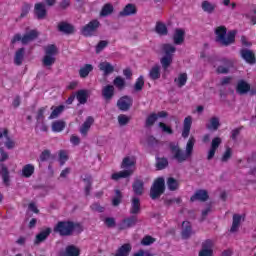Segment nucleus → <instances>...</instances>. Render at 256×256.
<instances>
[{"label": "nucleus", "mask_w": 256, "mask_h": 256, "mask_svg": "<svg viewBox=\"0 0 256 256\" xmlns=\"http://www.w3.org/2000/svg\"><path fill=\"white\" fill-rule=\"evenodd\" d=\"M195 147V138L190 137L186 147L185 151L179 147V145H170V150L173 154V159L177 161V163H185V161H189L191 157H193V148Z\"/></svg>", "instance_id": "f257e3e1"}, {"label": "nucleus", "mask_w": 256, "mask_h": 256, "mask_svg": "<svg viewBox=\"0 0 256 256\" xmlns=\"http://www.w3.org/2000/svg\"><path fill=\"white\" fill-rule=\"evenodd\" d=\"M60 237H71L73 233H83V226L73 221H59L53 228Z\"/></svg>", "instance_id": "f03ea898"}, {"label": "nucleus", "mask_w": 256, "mask_h": 256, "mask_svg": "<svg viewBox=\"0 0 256 256\" xmlns=\"http://www.w3.org/2000/svg\"><path fill=\"white\" fill-rule=\"evenodd\" d=\"M216 42L220 43L222 47H229L235 43V36L237 35V30H231L227 33V27L218 26L215 29Z\"/></svg>", "instance_id": "7ed1b4c3"}, {"label": "nucleus", "mask_w": 256, "mask_h": 256, "mask_svg": "<svg viewBox=\"0 0 256 256\" xmlns=\"http://www.w3.org/2000/svg\"><path fill=\"white\" fill-rule=\"evenodd\" d=\"M165 178L158 177L154 180L152 186L150 187L149 197L155 201L165 193Z\"/></svg>", "instance_id": "20e7f679"}, {"label": "nucleus", "mask_w": 256, "mask_h": 256, "mask_svg": "<svg viewBox=\"0 0 256 256\" xmlns=\"http://www.w3.org/2000/svg\"><path fill=\"white\" fill-rule=\"evenodd\" d=\"M99 27H101V22H99V20H91L88 24L82 27L81 34L84 37H93L94 35H97Z\"/></svg>", "instance_id": "39448f33"}, {"label": "nucleus", "mask_w": 256, "mask_h": 256, "mask_svg": "<svg viewBox=\"0 0 256 256\" xmlns=\"http://www.w3.org/2000/svg\"><path fill=\"white\" fill-rule=\"evenodd\" d=\"M220 63H222V65L218 66L216 69V73L219 75H227V73L235 67V61H233V59L222 58L220 59Z\"/></svg>", "instance_id": "423d86ee"}, {"label": "nucleus", "mask_w": 256, "mask_h": 256, "mask_svg": "<svg viewBox=\"0 0 256 256\" xmlns=\"http://www.w3.org/2000/svg\"><path fill=\"white\" fill-rule=\"evenodd\" d=\"M137 223H141V220H139V217L131 214V216H128L122 220V222L119 224L120 231H125V229H131V227H135Z\"/></svg>", "instance_id": "0eeeda50"}, {"label": "nucleus", "mask_w": 256, "mask_h": 256, "mask_svg": "<svg viewBox=\"0 0 256 256\" xmlns=\"http://www.w3.org/2000/svg\"><path fill=\"white\" fill-rule=\"evenodd\" d=\"M5 144L8 149H13L15 147V141L9 137V129L0 128V146Z\"/></svg>", "instance_id": "6e6552de"}, {"label": "nucleus", "mask_w": 256, "mask_h": 256, "mask_svg": "<svg viewBox=\"0 0 256 256\" xmlns=\"http://www.w3.org/2000/svg\"><path fill=\"white\" fill-rule=\"evenodd\" d=\"M116 105L120 111H129L133 107V98L131 96H122Z\"/></svg>", "instance_id": "1a4fd4ad"}, {"label": "nucleus", "mask_w": 256, "mask_h": 256, "mask_svg": "<svg viewBox=\"0 0 256 256\" xmlns=\"http://www.w3.org/2000/svg\"><path fill=\"white\" fill-rule=\"evenodd\" d=\"M209 199V192L204 189L196 190L194 195L191 196L190 201L193 203L195 201H200L201 203H205Z\"/></svg>", "instance_id": "9d476101"}, {"label": "nucleus", "mask_w": 256, "mask_h": 256, "mask_svg": "<svg viewBox=\"0 0 256 256\" xmlns=\"http://www.w3.org/2000/svg\"><path fill=\"white\" fill-rule=\"evenodd\" d=\"M57 30L64 35H73L75 33V26L69 22L62 21L58 23Z\"/></svg>", "instance_id": "9b49d317"}, {"label": "nucleus", "mask_w": 256, "mask_h": 256, "mask_svg": "<svg viewBox=\"0 0 256 256\" xmlns=\"http://www.w3.org/2000/svg\"><path fill=\"white\" fill-rule=\"evenodd\" d=\"M132 191L137 197H141L145 193V182L139 178H136L132 184Z\"/></svg>", "instance_id": "f8f14e48"}, {"label": "nucleus", "mask_w": 256, "mask_h": 256, "mask_svg": "<svg viewBox=\"0 0 256 256\" xmlns=\"http://www.w3.org/2000/svg\"><path fill=\"white\" fill-rule=\"evenodd\" d=\"M221 143H222V140L219 137H215L212 140L210 149L207 154L208 161H211L213 159V157H215V153H217V149H219V146L221 145Z\"/></svg>", "instance_id": "ddd939ff"}, {"label": "nucleus", "mask_w": 256, "mask_h": 256, "mask_svg": "<svg viewBox=\"0 0 256 256\" xmlns=\"http://www.w3.org/2000/svg\"><path fill=\"white\" fill-rule=\"evenodd\" d=\"M129 213L130 215H136V217L141 213V199L139 197H132Z\"/></svg>", "instance_id": "4468645a"}, {"label": "nucleus", "mask_w": 256, "mask_h": 256, "mask_svg": "<svg viewBox=\"0 0 256 256\" xmlns=\"http://www.w3.org/2000/svg\"><path fill=\"white\" fill-rule=\"evenodd\" d=\"M240 57H242L244 61L250 65H255L256 63L255 53H253L250 49L245 48L240 50Z\"/></svg>", "instance_id": "2eb2a0df"}, {"label": "nucleus", "mask_w": 256, "mask_h": 256, "mask_svg": "<svg viewBox=\"0 0 256 256\" xmlns=\"http://www.w3.org/2000/svg\"><path fill=\"white\" fill-rule=\"evenodd\" d=\"M251 91V85L245 80H239L236 85L238 95H247Z\"/></svg>", "instance_id": "dca6fc26"}, {"label": "nucleus", "mask_w": 256, "mask_h": 256, "mask_svg": "<svg viewBox=\"0 0 256 256\" xmlns=\"http://www.w3.org/2000/svg\"><path fill=\"white\" fill-rule=\"evenodd\" d=\"M102 97L107 103H109V101L115 97V86L109 84L104 86L102 88Z\"/></svg>", "instance_id": "f3484780"}, {"label": "nucleus", "mask_w": 256, "mask_h": 256, "mask_svg": "<svg viewBox=\"0 0 256 256\" xmlns=\"http://www.w3.org/2000/svg\"><path fill=\"white\" fill-rule=\"evenodd\" d=\"M95 123V118L92 116H88L85 120V122L80 127L79 132L81 133L82 137H87V134L89 133V129H91V125Z\"/></svg>", "instance_id": "a211bd4d"}, {"label": "nucleus", "mask_w": 256, "mask_h": 256, "mask_svg": "<svg viewBox=\"0 0 256 256\" xmlns=\"http://www.w3.org/2000/svg\"><path fill=\"white\" fill-rule=\"evenodd\" d=\"M34 13L37 19H45L47 17V8H45V4L36 3L34 6Z\"/></svg>", "instance_id": "6ab92c4d"}, {"label": "nucleus", "mask_w": 256, "mask_h": 256, "mask_svg": "<svg viewBox=\"0 0 256 256\" xmlns=\"http://www.w3.org/2000/svg\"><path fill=\"white\" fill-rule=\"evenodd\" d=\"M51 235V228H46L38 233L34 240V245H41V243L47 241V237Z\"/></svg>", "instance_id": "aec40b11"}, {"label": "nucleus", "mask_w": 256, "mask_h": 256, "mask_svg": "<svg viewBox=\"0 0 256 256\" xmlns=\"http://www.w3.org/2000/svg\"><path fill=\"white\" fill-rule=\"evenodd\" d=\"M191 125H193V118L188 116L184 119L182 137L183 139H187L189 137V133H191Z\"/></svg>", "instance_id": "412c9836"}, {"label": "nucleus", "mask_w": 256, "mask_h": 256, "mask_svg": "<svg viewBox=\"0 0 256 256\" xmlns=\"http://www.w3.org/2000/svg\"><path fill=\"white\" fill-rule=\"evenodd\" d=\"M174 45H183L185 43V30L178 28L173 35Z\"/></svg>", "instance_id": "4be33fe9"}, {"label": "nucleus", "mask_w": 256, "mask_h": 256, "mask_svg": "<svg viewBox=\"0 0 256 256\" xmlns=\"http://www.w3.org/2000/svg\"><path fill=\"white\" fill-rule=\"evenodd\" d=\"M98 67H99L100 71H103V76L104 77H108V75H111V73H113L115 71V67L107 61L101 62L98 65Z\"/></svg>", "instance_id": "5701e85b"}, {"label": "nucleus", "mask_w": 256, "mask_h": 256, "mask_svg": "<svg viewBox=\"0 0 256 256\" xmlns=\"http://www.w3.org/2000/svg\"><path fill=\"white\" fill-rule=\"evenodd\" d=\"M182 239H189L191 235H193V229L191 227V222L189 221H184L182 222Z\"/></svg>", "instance_id": "b1692460"}, {"label": "nucleus", "mask_w": 256, "mask_h": 256, "mask_svg": "<svg viewBox=\"0 0 256 256\" xmlns=\"http://www.w3.org/2000/svg\"><path fill=\"white\" fill-rule=\"evenodd\" d=\"M37 37H39V32H37V30H31L22 37V45H27L31 43V41H35Z\"/></svg>", "instance_id": "393cba45"}, {"label": "nucleus", "mask_w": 256, "mask_h": 256, "mask_svg": "<svg viewBox=\"0 0 256 256\" xmlns=\"http://www.w3.org/2000/svg\"><path fill=\"white\" fill-rule=\"evenodd\" d=\"M131 175H133V170H123L112 174L111 179H113V181H119V179L129 178Z\"/></svg>", "instance_id": "a878e982"}, {"label": "nucleus", "mask_w": 256, "mask_h": 256, "mask_svg": "<svg viewBox=\"0 0 256 256\" xmlns=\"http://www.w3.org/2000/svg\"><path fill=\"white\" fill-rule=\"evenodd\" d=\"M76 99L78 103H80V105H85V103H87V100L89 99V90H79L76 93Z\"/></svg>", "instance_id": "bb28decb"}, {"label": "nucleus", "mask_w": 256, "mask_h": 256, "mask_svg": "<svg viewBox=\"0 0 256 256\" xmlns=\"http://www.w3.org/2000/svg\"><path fill=\"white\" fill-rule=\"evenodd\" d=\"M149 77L152 81H157V79H161V66L159 64H155L149 71Z\"/></svg>", "instance_id": "cd10ccee"}, {"label": "nucleus", "mask_w": 256, "mask_h": 256, "mask_svg": "<svg viewBox=\"0 0 256 256\" xmlns=\"http://www.w3.org/2000/svg\"><path fill=\"white\" fill-rule=\"evenodd\" d=\"M135 13H137V8H135V5L127 4L119 15L120 17H129L130 15H135Z\"/></svg>", "instance_id": "c85d7f7f"}, {"label": "nucleus", "mask_w": 256, "mask_h": 256, "mask_svg": "<svg viewBox=\"0 0 256 256\" xmlns=\"http://www.w3.org/2000/svg\"><path fill=\"white\" fill-rule=\"evenodd\" d=\"M114 11L115 7H113V4L106 3L103 5L99 15L100 17H109V15H113Z\"/></svg>", "instance_id": "c756f323"}, {"label": "nucleus", "mask_w": 256, "mask_h": 256, "mask_svg": "<svg viewBox=\"0 0 256 256\" xmlns=\"http://www.w3.org/2000/svg\"><path fill=\"white\" fill-rule=\"evenodd\" d=\"M131 249V244H123L121 247L117 249L115 256H129V253H131Z\"/></svg>", "instance_id": "7c9ffc66"}, {"label": "nucleus", "mask_w": 256, "mask_h": 256, "mask_svg": "<svg viewBox=\"0 0 256 256\" xmlns=\"http://www.w3.org/2000/svg\"><path fill=\"white\" fill-rule=\"evenodd\" d=\"M169 167V160L167 158L156 156V169L157 171H163V169H167Z\"/></svg>", "instance_id": "2f4dec72"}, {"label": "nucleus", "mask_w": 256, "mask_h": 256, "mask_svg": "<svg viewBox=\"0 0 256 256\" xmlns=\"http://www.w3.org/2000/svg\"><path fill=\"white\" fill-rule=\"evenodd\" d=\"M240 225H241V215L234 214L233 215L232 226L230 228V233H237V231H239Z\"/></svg>", "instance_id": "473e14b6"}, {"label": "nucleus", "mask_w": 256, "mask_h": 256, "mask_svg": "<svg viewBox=\"0 0 256 256\" xmlns=\"http://www.w3.org/2000/svg\"><path fill=\"white\" fill-rule=\"evenodd\" d=\"M35 173V166L33 164H26L22 168V177L29 179Z\"/></svg>", "instance_id": "72a5a7b5"}, {"label": "nucleus", "mask_w": 256, "mask_h": 256, "mask_svg": "<svg viewBox=\"0 0 256 256\" xmlns=\"http://www.w3.org/2000/svg\"><path fill=\"white\" fill-rule=\"evenodd\" d=\"M25 58V48H20L16 51L14 56L15 65H23V59Z\"/></svg>", "instance_id": "f704fd0d"}, {"label": "nucleus", "mask_w": 256, "mask_h": 256, "mask_svg": "<svg viewBox=\"0 0 256 256\" xmlns=\"http://www.w3.org/2000/svg\"><path fill=\"white\" fill-rule=\"evenodd\" d=\"M51 114L48 117V119L52 120V119H57V117H59V115H61V113H63V111H65V106L64 105H60L58 107L52 106L51 107Z\"/></svg>", "instance_id": "c9c22d12"}, {"label": "nucleus", "mask_w": 256, "mask_h": 256, "mask_svg": "<svg viewBox=\"0 0 256 256\" xmlns=\"http://www.w3.org/2000/svg\"><path fill=\"white\" fill-rule=\"evenodd\" d=\"M160 63L162 65L163 71L167 72L169 67H171V65L173 63V56H163L160 59Z\"/></svg>", "instance_id": "e433bc0d"}, {"label": "nucleus", "mask_w": 256, "mask_h": 256, "mask_svg": "<svg viewBox=\"0 0 256 256\" xmlns=\"http://www.w3.org/2000/svg\"><path fill=\"white\" fill-rule=\"evenodd\" d=\"M201 7H202V10L204 13L211 14V13H215V9H216L217 5L205 0L202 2Z\"/></svg>", "instance_id": "4c0bfd02"}, {"label": "nucleus", "mask_w": 256, "mask_h": 256, "mask_svg": "<svg viewBox=\"0 0 256 256\" xmlns=\"http://www.w3.org/2000/svg\"><path fill=\"white\" fill-rule=\"evenodd\" d=\"M0 175L3 179V183L6 185V187H9V169L7 168V166H5V164H1Z\"/></svg>", "instance_id": "58836bf2"}, {"label": "nucleus", "mask_w": 256, "mask_h": 256, "mask_svg": "<svg viewBox=\"0 0 256 256\" xmlns=\"http://www.w3.org/2000/svg\"><path fill=\"white\" fill-rule=\"evenodd\" d=\"M155 32L158 35L165 36L168 35L169 30H167V26L162 22H157L155 26Z\"/></svg>", "instance_id": "ea45409f"}, {"label": "nucleus", "mask_w": 256, "mask_h": 256, "mask_svg": "<svg viewBox=\"0 0 256 256\" xmlns=\"http://www.w3.org/2000/svg\"><path fill=\"white\" fill-rule=\"evenodd\" d=\"M47 111V106L41 107L36 114V127H39L40 123H43L45 121V112Z\"/></svg>", "instance_id": "a19ab883"}, {"label": "nucleus", "mask_w": 256, "mask_h": 256, "mask_svg": "<svg viewBox=\"0 0 256 256\" xmlns=\"http://www.w3.org/2000/svg\"><path fill=\"white\" fill-rule=\"evenodd\" d=\"M113 85L116 89H118L119 91H123V89H125V78L121 77V76H117L114 80H113Z\"/></svg>", "instance_id": "79ce46f5"}, {"label": "nucleus", "mask_w": 256, "mask_h": 256, "mask_svg": "<svg viewBox=\"0 0 256 256\" xmlns=\"http://www.w3.org/2000/svg\"><path fill=\"white\" fill-rule=\"evenodd\" d=\"M65 129V121L57 120L52 123V131L54 133H61Z\"/></svg>", "instance_id": "37998d69"}, {"label": "nucleus", "mask_w": 256, "mask_h": 256, "mask_svg": "<svg viewBox=\"0 0 256 256\" xmlns=\"http://www.w3.org/2000/svg\"><path fill=\"white\" fill-rule=\"evenodd\" d=\"M174 83H176L177 87H185L187 84V73L179 74L178 78L174 79Z\"/></svg>", "instance_id": "c03bdc74"}, {"label": "nucleus", "mask_w": 256, "mask_h": 256, "mask_svg": "<svg viewBox=\"0 0 256 256\" xmlns=\"http://www.w3.org/2000/svg\"><path fill=\"white\" fill-rule=\"evenodd\" d=\"M162 49L165 53V57H173V53H175L177 51V48H175V46L171 45V44H164L162 46Z\"/></svg>", "instance_id": "a18cd8bd"}, {"label": "nucleus", "mask_w": 256, "mask_h": 256, "mask_svg": "<svg viewBox=\"0 0 256 256\" xmlns=\"http://www.w3.org/2000/svg\"><path fill=\"white\" fill-rule=\"evenodd\" d=\"M221 124L219 123V118L217 117H212L210 119V123L206 125L207 129H209L210 131H217L219 129V126Z\"/></svg>", "instance_id": "49530a36"}, {"label": "nucleus", "mask_w": 256, "mask_h": 256, "mask_svg": "<svg viewBox=\"0 0 256 256\" xmlns=\"http://www.w3.org/2000/svg\"><path fill=\"white\" fill-rule=\"evenodd\" d=\"M45 55L50 56V57H55L58 53L57 46L54 44H50L44 48Z\"/></svg>", "instance_id": "de8ad7c7"}, {"label": "nucleus", "mask_w": 256, "mask_h": 256, "mask_svg": "<svg viewBox=\"0 0 256 256\" xmlns=\"http://www.w3.org/2000/svg\"><path fill=\"white\" fill-rule=\"evenodd\" d=\"M93 71V65L91 64H86L83 68L80 69L79 75L82 77V79H85V77L89 76V73Z\"/></svg>", "instance_id": "09e8293b"}, {"label": "nucleus", "mask_w": 256, "mask_h": 256, "mask_svg": "<svg viewBox=\"0 0 256 256\" xmlns=\"http://www.w3.org/2000/svg\"><path fill=\"white\" fill-rule=\"evenodd\" d=\"M167 187L169 191H177L179 189V182L175 178L170 177L167 179Z\"/></svg>", "instance_id": "8fccbe9b"}, {"label": "nucleus", "mask_w": 256, "mask_h": 256, "mask_svg": "<svg viewBox=\"0 0 256 256\" xmlns=\"http://www.w3.org/2000/svg\"><path fill=\"white\" fill-rule=\"evenodd\" d=\"M121 201H123V194L121 193V190H115V196L112 199V205L114 207H118V205H121Z\"/></svg>", "instance_id": "3c124183"}, {"label": "nucleus", "mask_w": 256, "mask_h": 256, "mask_svg": "<svg viewBox=\"0 0 256 256\" xmlns=\"http://www.w3.org/2000/svg\"><path fill=\"white\" fill-rule=\"evenodd\" d=\"M55 56H47L45 54L44 58L42 59V65L44 67H51L52 65H55Z\"/></svg>", "instance_id": "603ef678"}, {"label": "nucleus", "mask_w": 256, "mask_h": 256, "mask_svg": "<svg viewBox=\"0 0 256 256\" xmlns=\"http://www.w3.org/2000/svg\"><path fill=\"white\" fill-rule=\"evenodd\" d=\"M80 253L81 252L79 251V249L74 245H70L66 247V256H79Z\"/></svg>", "instance_id": "864d4df0"}, {"label": "nucleus", "mask_w": 256, "mask_h": 256, "mask_svg": "<svg viewBox=\"0 0 256 256\" xmlns=\"http://www.w3.org/2000/svg\"><path fill=\"white\" fill-rule=\"evenodd\" d=\"M83 181L85 183V194L86 196H89L91 193V186L93 185V180H91V176H86Z\"/></svg>", "instance_id": "5fc2aeb1"}, {"label": "nucleus", "mask_w": 256, "mask_h": 256, "mask_svg": "<svg viewBox=\"0 0 256 256\" xmlns=\"http://www.w3.org/2000/svg\"><path fill=\"white\" fill-rule=\"evenodd\" d=\"M143 87H145V79L143 76H139L134 84V91H143Z\"/></svg>", "instance_id": "6e6d98bb"}, {"label": "nucleus", "mask_w": 256, "mask_h": 256, "mask_svg": "<svg viewBox=\"0 0 256 256\" xmlns=\"http://www.w3.org/2000/svg\"><path fill=\"white\" fill-rule=\"evenodd\" d=\"M157 121V114L151 113L145 121V127H153L155 125V122Z\"/></svg>", "instance_id": "4d7b16f0"}, {"label": "nucleus", "mask_w": 256, "mask_h": 256, "mask_svg": "<svg viewBox=\"0 0 256 256\" xmlns=\"http://www.w3.org/2000/svg\"><path fill=\"white\" fill-rule=\"evenodd\" d=\"M135 165V161L130 157H125L121 164V169H129V167H133Z\"/></svg>", "instance_id": "13d9d810"}, {"label": "nucleus", "mask_w": 256, "mask_h": 256, "mask_svg": "<svg viewBox=\"0 0 256 256\" xmlns=\"http://www.w3.org/2000/svg\"><path fill=\"white\" fill-rule=\"evenodd\" d=\"M129 121H131V118H129L125 114H120L118 116V123H119L120 127H125V125H127L129 123Z\"/></svg>", "instance_id": "bf43d9fd"}, {"label": "nucleus", "mask_w": 256, "mask_h": 256, "mask_svg": "<svg viewBox=\"0 0 256 256\" xmlns=\"http://www.w3.org/2000/svg\"><path fill=\"white\" fill-rule=\"evenodd\" d=\"M241 131H243V126L233 129L231 131L230 139H232V141H237L239 135H241Z\"/></svg>", "instance_id": "052dcab7"}, {"label": "nucleus", "mask_w": 256, "mask_h": 256, "mask_svg": "<svg viewBox=\"0 0 256 256\" xmlns=\"http://www.w3.org/2000/svg\"><path fill=\"white\" fill-rule=\"evenodd\" d=\"M50 158H51V151L50 150H44L40 154L39 161L41 163H45V161H49Z\"/></svg>", "instance_id": "680f3d73"}, {"label": "nucleus", "mask_w": 256, "mask_h": 256, "mask_svg": "<svg viewBox=\"0 0 256 256\" xmlns=\"http://www.w3.org/2000/svg\"><path fill=\"white\" fill-rule=\"evenodd\" d=\"M158 127H160V129H162L163 133H167V135H173V129L171 127L167 126L165 123L159 122Z\"/></svg>", "instance_id": "e2e57ef3"}, {"label": "nucleus", "mask_w": 256, "mask_h": 256, "mask_svg": "<svg viewBox=\"0 0 256 256\" xmlns=\"http://www.w3.org/2000/svg\"><path fill=\"white\" fill-rule=\"evenodd\" d=\"M90 209L96 213H103L105 211V207L101 206V204L94 202L91 206Z\"/></svg>", "instance_id": "0e129e2a"}, {"label": "nucleus", "mask_w": 256, "mask_h": 256, "mask_svg": "<svg viewBox=\"0 0 256 256\" xmlns=\"http://www.w3.org/2000/svg\"><path fill=\"white\" fill-rule=\"evenodd\" d=\"M107 45H109V41H107V40H102V41L98 42V44L96 45V53L97 54L101 53V51H103V49H105V47H107Z\"/></svg>", "instance_id": "69168bd1"}, {"label": "nucleus", "mask_w": 256, "mask_h": 256, "mask_svg": "<svg viewBox=\"0 0 256 256\" xmlns=\"http://www.w3.org/2000/svg\"><path fill=\"white\" fill-rule=\"evenodd\" d=\"M104 223H105L106 227H108L109 229H111L117 225V223L115 222V218H113V217H107L106 219H104Z\"/></svg>", "instance_id": "338daca9"}, {"label": "nucleus", "mask_w": 256, "mask_h": 256, "mask_svg": "<svg viewBox=\"0 0 256 256\" xmlns=\"http://www.w3.org/2000/svg\"><path fill=\"white\" fill-rule=\"evenodd\" d=\"M231 155H232L231 148H227L221 158L222 163H227V161L231 159Z\"/></svg>", "instance_id": "774afa93"}]
</instances>
